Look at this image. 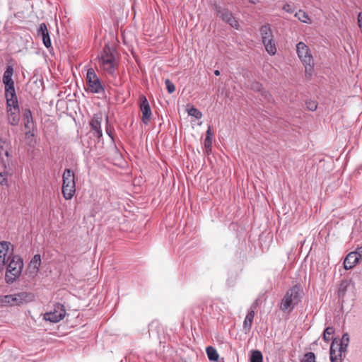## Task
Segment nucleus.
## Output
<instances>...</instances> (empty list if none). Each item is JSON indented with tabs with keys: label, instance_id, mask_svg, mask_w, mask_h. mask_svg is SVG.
Returning <instances> with one entry per match:
<instances>
[{
	"label": "nucleus",
	"instance_id": "nucleus-1",
	"mask_svg": "<svg viewBox=\"0 0 362 362\" xmlns=\"http://www.w3.org/2000/svg\"><path fill=\"white\" fill-rule=\"evenodd\" d=\"M100 67L111 76H116L119 66V58L114 48L105 45L103 51L98 56Z\"/></svg>",
	"mask_w": 362,
	"mask_h": 362
},
{
	"label": "nucleus",
	"instance_id": "nucleus-2",
	"mask_svg": "<svg viewBox=\"0 0 362 362\" xmlns=\"http://www.w3.org/2000/svg\"><path fill=\"white\" fill-rule=\"evenodd\" d=\"M303 291L300 286L296 285L288 290L284 296L280 308L282 311L292 310L302 298Z\"/></svg>",
	"mask_w": 362,
	"mask_h": 362
},
{
	"label": "nucleus",
	"instance_id": "nucleus-3",
	"mask_svg": "<svg viewBox=\"0 0 362 362\" xmlns=\"http://www.w3.org/2000/svg\"><path fill=\"white\" fill-rule=\"evenodd\" d=\"M296 52L305 66V74L311 76L314 71L315 62L310 48L305 43L299 42L296 45Z\"/></svg>",
	"mask_w": 362,
	"mask_h": 362
},
{
	"label": "nucleus",
	"instance_id": "nucleus-4",
	"mask_svg": "<svg viewBox=\"0 0 362 362\" xmlns=\"http://www.w3.org/2000/svg\"><path fill=\"white\" fill-rule=\"evenodd\" d=\"M348 334H345L341 339H334L330 346V360L334 362L337 360L343 361L349 344Z\"/></svg>",
	"mask_w": 362,
	"mask_h": 362
},
{
	"label": "nucleus",
	"instance_id": "nucleus-5",
	"mask_svg": "<svg viewBox=\"0 0 362 362\" xmlns=\"http://www.w3.org/2000/svg\"><path fill=\"white\" fill-rule=\"evenodd\" d=\"M86 81V91L98 95H103L105 93V87L93 68L87 70Z\"/></svg>",
	"mask_w": 362,
	"mask_h": 362
},
{
	"label": "nucleus",
	"instance_id": "nucleus-6",
	"mask_svg": "<svg viewBox=\"0 0 362 362\" xmlns=\"http://www.w3.org/2000/svg\"><path fill=\"white\" fill-rule=\"evenodd\" d=\"M62 194L66 200L71 199L76 192L74 173L70 169H66L62 175Z\"/></svg>",
	"mask_w": 362,
	"mask_h": 362
},
{
	"label": "nucleus",
	"instance_id": "nucleus-7",
	"mask_svg": "<svg viewBox=\"0 0 362 362\" xmlns=\"http://www.w3.org/2000/svg\"><path fill=\"white\" fill-rule=\"evenodd\" d=\"M23 270V259L17 256H13L8 264L6 272V281L7 283L13 282L18 278Z\"/></svg>",
	"mask_w": 362,
	"mask_h": 362
},
{
	"label": "nucleus",
	"instance_id": "nucleus-8",
	"mask_svg": "<svg viewBox=\"0 0 362 362\" xmlns=\"http://www.w3.org/2000/svg\"><path fill=\"white\" fill-rule=\"evenodd\" d=\"M23 117L25 139L30 147H34L36 143L34 135L35 124L30 111L24 110Z\"/></svg>",
	"mask_w": 362,
	"mask_h": 362
},
{
	"label": "nucleus",
	"instance_id": "nucleus-9",
	"mask_svg": "<svg viewBox=\"0 0 362 362\" xmlns=\"http://www.w3.org/2000/svg\"><path fill=\"white\" fill-rule=\"evenodd\" d=\"M13 68L9 65L7 66L3 76V83L5 85V95L6 98H8L10 103L13 104V97H16V91L14 88V83L13 81Z\"/></svg>",
	"mask_w": 362,
	"mask_h": 362
},
{
	"label": "nucleus",
	"instance_id": "nucleus-10",
	"mask_svg": "<svg viewBox=\"0 0 362 362\" xmlns=\"http://www.w3.org/2000/svg\"><path fill=\"white\" fill-rule=\"evenodd\" d=\"M10 98H6L7 108H8V117L9 122L12 125L17 124L20 121V110L18 107L17 97H13V104L8 101Z\"/></svg>",
	"mask_w": 362,
	"mask_h": 362
},
{
	"label": "nucleus",
	"instance_id": "nucleus-11",
	"mask_svg": "<svg viewBox=\"0 0 362 362\" xmlns=\"http://www.w3.org/2000/svg\"><path fill=\"white\" fill-rule=\"evenodd\" d=\"M66 315V310L62 304H57L54 310L45 314L44 318L52 322H57L62 320Z\"/></svg>",
	"mask_w": 362,
	"mask_h": 362
},
{
	"label": "nucleus",
	"instance_id": "nucleus-12",
	"mask_svg": "<svg viewBox=\"0 0 362 362\" xmlns=\"http://www.w3.org/2000/svg\"><path fill=\"white\" fill-rule=\"evenodd\" d=\"M140 110L142 113V122L147 124L151 119L152 112L149 103L146 97L144 95L139 96V98Z\"/></svg>",
	"mask_w": 362,
	"mask_h": 362
},
{
	"label": "nucleus",
	"instance_id": "nucleus-13",
	"mask_svg": "<svg viewBox=\"0 0 362 362\" xmlns=\"http://www.w3.org/2000/svg\"><path fill=\"white\" fill-rule=\"evenodd\" d=\"M216 11L217 16L223 21L228 23L233 28L238 29V22L235 20L232 13L228 9L222 8L220 6H216Z\"/></svg>",
	"mask_w": 362,
	"mask_h": 362
},
{
	"label": "nucleus",
	"instance_id": "nucleus-14",
	"mask_svg": "<svg viewBox=\"0 0 362 362\" xmlns=\"http://www.w3.org/2000/svg\"><path fill=\"white\" fill-rule=\"evenodd\" d=\"M103 121V116L100 113L93 115V117L89 122L91 128V132L95 137L100 139L103 136V132L101 129V124Z\"/></svg>",
	"mask_w": 362,
	"mask_h": 362
},
{
	"label": "nucleus",
	"instance_id": "nucleus-15",
	"mask_svg": "<svg viewBox=\"0 0 362 362\" xmlns=\"http://www.w3.org/2000/svg\"><path fill=\"white\" fill-rule=\"evenodd\" d=\"M41 265V257L35 255L28 264L26 275L28 278L33 279L38 274Z\"/></svg>",
	"mask_w": 362,
	"mask_h": 362
},
{
	"label": "nucleus",
	"instance_id": "nucleus-16",
	"mask_svg": "<svg viewBox=\"0 0 362 362\" xmlns=\"http://www.w3.org/2000/svg\"><path fill=\"white\" fill-rule=\"evenodd\" d=\"M11 244L6 241L0 242V269H3L11 258V253H9Z\"/></svg>",
	"mask_w": 362,
	"mask_h": 362
},
{
	"label": "nucleus",
	"instance_id": "nucleus-17",
	"mask_svg": "<svg viewBox=\"0 0 362 362\" xmlns=\"http://www.w3.org/2000/svg\"><path fill=\"white\" fill-rule=\"evenodd\" d=\"M362 258V254L358 252H351L348 254L344 261V267L345 269L349 270L352 269Z\"/></svg>",
	"mask_w": 362,
	"mask_h": 362
},
{
	"label": "nucleus",
	"instance_id": "nucleus-18",
	"mask_svg": "<svg viewBox=\"0 0 362 362\" xmlns=\"http://www.w3.org/2000/svg\"><path fill=\"white\" fill-rule=\"evenodd\" d=\"M37 35L40 37L42 40L44 45L47 48L52 47V42L49 37V34L47 30V27L45 23L40 24L39 28L37 30Z\"/></svg>",
	"mask_w": 362,
	"mask_h": 362
},
{
	"label": "nucleus",
	"instance_id": "nucleus-19",
	"mask_svg": "<svg viewBox=\"0 0 362 362\" xmlns=\"http://www.w3.org/2000/svg\"><path fill=\"white\" fill-rule=\"evenodd\" d=\"M260 34L262 36V42L270 40V38H273V34L270 25L266 24L262 25L260 28Z\"/></svg>",
	"mask_w": 362,
	"mask_h": 362
},
{
	"label": "nucleus",
	"instance_id": "nucleus-20",
	"mask_svg": "<svg viewBox=\"0 0 362 362\" xmlns=\"http://www.w3.org/2000/svg\"><path fill=\"white\" fill-rule=\"evenodd\" d=\"M4 297H9L8 299H6V306L18 305L23 300V296L19 293L15 295H6Z\"/></svg>",
	"mask_w": 362,
	"mask_h": 362
},
{
	"label": "nucleus",
	"instance_id": "nucleus-21",
	"mask_svg": "<svg viewBox=\"0 0 362 362\" xmlns=\"http://www.w3.org/2000/svg\"><path fill=\"white\" fill-rule=\"evenodd\" d=\"M266 51L270 55H274L276 52V47L274 40V38H270V40H267L266 41L262 42Z\"/></svg>",
	"mask_w": 362,
	"mask_h": 362
},
{
	"label": "nucleus",
	"instance_id": "nucleus-22",
	"mask_svg": "<svg viewBox=\"0 0 362 362\" xmlns=\"http://www.w3.org/2000/svg\"><path fill=\"white\" fill-rule=\"evenodd\" d=\"M212 140H213V134L211 131V127H209L206 131V135L204 140V146L207 153L211 151L212 146Z\"/></svg>",
	"mask_w": 362,
	"mask_h": 362
},
{
	"label": "nucleus",
	"instance_id": "nucleus-23",
	"mask_svg": "<svg viewBox=\"0 0 362 362\" xmlns=\"http://www.w3.org/2000/svg\"><path fill=\"white\" fill-rule=\"evenodd\" d=\"M255 317L254 310L248 312L244 320L243 327L245 329L250 330Z\"/></svg>",
	"mask_w": 362,
	"mask_h": 362
},
{
	"label": "nucleus",
	"instance_id": "nucleus-24",
	"mask_svg": "<svg viewBox=\"0 0 362 362\" xmlns=\"http://www.w3.org/2000/svg\"><path fill=\"white\" fill-rule=\"evenodd\" d=\"M206 352L209 361H216L218 359L219 355L216 349L213 346L206 347Z\"/></svg>",
	"mask_w": 362,
	"mask_h": 362
},
{
	"label": "nucleus",
	"instance_id": "nucleus-25",
	"mask_svg": "<svg viewBox=\"0 0 362 362\" xmlns=\"http://www.w3.org/2000/svg\"><path fill=\"white\" fill-rule=\"evenodd\" d=\"M351 286V283L350 281L345 280L343 281L339 288V298H344L347 289Z\"/></svg>",
	"mask_w": 362,
	"mask_h": 362
},
{
	"label": "nucleus",
	"instance_id": "nucleus-26",
	"mask_svg": "<svg viewBox=\"0 0 362 362\" xmlns=\"http://www.w3.org/2000/svg\"><path fill=\"white\" fill-rule=\"evenodd\" d=\"M295 16L298 18V19L305 23H310L311 21L309 18L307 13L302 10H299L298 12L296 13Z\"/></svg>",
	"mask_w": 362,
	"mask_h": 362
},
{
	"label": "nucleus",
	"instance_id": "nucleus-27",
	"mask_svg": "<svg viewBox=\"0 0 362 362\" xmlns=\"http://www.w3.org/2000/svg\"><path fill=\"white\" fill-rule=\"evenodd\" d=\"M250 360V362H262V354L258 350L252 351Z\"/></svg>",
	"mask_w": 362,
	"mask_h": 362
},
{
	"label": "nucleus",
	"instance_id": "nucleus-28",
	"mask_svg": "<svg viewBox=\"0 0 362 362\" xmlns=\"http://www.w3.org/2000/svg\"><path fill=\"white\" fill-rule=\"evenodd\" d=\"M187 110L189 116L194 117L198 119L202 117V113L193 106L188 107Z\"/></svg>",
	"mask_w": 362,
	"mask_h": 362
},
{
	"label": "nucleus",
	"instance_id": "nucleus-29",
	"mask_svg": "<svg viewBox=\"0 0 362 362\" xmlns=\"http://www.w3.org/2000/svg\"><path fill=\"white\" fill-rule=\"evenodd\" d=\"M334 332V329L332 327H327L323 332V339L325 341H329L332 338V334Z\"/></svg>",
	"mask_w": 362,
	"mask_h": 362
},
{
	"label": "nucleus",
	"instance_id": "nucleus-30",
	"mask_svg": "<svg viewBox=\"0 0 362 362\" xmlns=\"http://www.w3.org/2000/svg\"><path fill=\"white\" fill-rule=\"evenodd\" d=\"M303 362H315V355L313 352L305 354Z\"/></svg>",
	"mask_w": 362,
	"mask_h": 362
},
{
	"label": "nucleus",
	"instance_id": "nucleus-31",
	"mask_svg": "<svg viewBox=\"0 0 362 362\" xmlns=\"http://www.w3.org/2000/svg\"><path fill=\"white\" fill-rule=\"evenodd\" d=\"M165 83L169 93H173L175 90V86L169 79L165 80Z\"/></svg>",
	"mask_w": 362,
	"mask_h": 362
},
{
	"label": "nucleus",
	"instance_id": "nucleus-32",
	"mask_svg": "<svg viewBox=\"0 0 362 362\" xmlns=\"http://www.w3.org/2000/svg\"><path fill=\"white\" fill-rule=\"evenodd\" d=\"M7 175L8 173L6 172L0 173V184L1 185H7Z\"/></svg>",
	"mask_w": 362,
	"mask_h": 362
},
{
	"label": "nucleus",
	"instance_id": "nucleus-33",
	"mask_svg": "<svg viewBox=\"0 0 362 362\" xmlns=\"http://www.w3.org/2000/svg\"><path fill=\"white\" fill-rule=\"evenodd\" d=\"M282 9L287 13H292L293 12V8L291 5L289 4H286L283 6Z\"/></svg>",
	"mask_w": 362,
	"mask_h": 362
},
{
	"label": "nucleus",
	"instance_id": "nucleus-34",
	"mask_svg": "<svg viewBox=\"0 0 362 362\" xmlns=\"http://www.w3.org/2000/svg\"><path fill=\"white\" fill-rule=\"evenodd\" d=\"M308 108L310 110H315L317 108V104L315 102H310L308 103Z\"/></svg>",
	"mask_w": 362,
	"mask_h": 362
},
{
	"label": "nucleus",
	"instance_id": "nucleus-35",
	"mask_svg": "<svg viewBox=\"0 0 362 362\" xmlns=\"http://www.w3.org/2000/svg\"><path fill=\"white\" fill-rule=\"evenodd\" d=\"M9 297H4V296H0V307L6 306V299H8Z\"/></svg>",
	"mask_w": 362,
	"mask_h": 362
},
{
	"label": "nucleus",
	"instance_id": "nucleus-36",
	"mask_svg": "<svg viewBox=\"0 0 362 362\" xmlns=\"http://www.w3.org/2000/svg\"><path fill=\"white\" fill-rule=\"evenodd\" d=\"M106 133L110 137L112 141H113L114 140L113 132H112V129L111 127H107V128H106Z\"/></svg>",
	"mask_w": 362,
	"mask_h": 362
},
{
	"label": "nucleus",
	"instance_id": "nucleus-37",
	"mask_svg": "<svg viewBox=\"0 0 362 362\" xmlns=\"http://www.w3.org/2000/svg\"><path fill=\"white\" fill-rule=\"evenodd\" d=\"M358 24L362 32V12L359 13L358 16Z\"/></svg>",
	"mask_w": 362,
	"mask_h": 362
},
{
	"label": "nucleus",
	"instance_id": "nucleus-38",
	"mask_svg": "<svg viewBox=\"0 0 362 362\" xmlns=\"http://www.w3.org/2000/svg\"><path fill=\"white\" fill-rule=\"evenodd\" d=\"M254 88H255L257 90H259V88H260V84L258 83H256L255 85H254Z\"/></svg>",
	"mask_w": 362,
	"mask_h": 362
},
{
	"label": "nucleus",
	"instance_id": "nucleus-39",
	"mask_svg": "<svg viewBox=\"0 0 362 362\" xmlns=\"http://www.w3.org/2000/svg\"><path fill=\"white\" fill-rule=\"evenodd\" d=\"M251 4H256L259 2V0H249Z\"/></svg>",
	"mask_w": 362,
	"mask_h": 362
},
{
	"label": "nucleus",
	"instance_id": "nucleus-40",
	"mask_svg": "<svg viewBox=\"0 0 362 362\" xmlns=\"http://www.w3.org/2000/svg\"><path fill=\"white\" fill-rule=\"evenodd\" d=\"M220 74H221V73H220V71H219L218 70H215V71H214V74H215L216 76H219V75H220Z\"/></svg>",
	"mask_w": 362,
	"mask_h": 362
},
{
	"label": "nucleus",
	"instance_id": "nucleus-41",
	"mask_svg": "<svg viewBox=\"0 0 362 362\" xmlns=\"http://www.w3.org/2000/svg\"><path fill=\"white\" fill-rule=\"evenodd\" d=\"M356 252H358L359 254H362V247L358 248V250Z\"/></svg>",
	"mask_w": 362,
	"mask_h": 362
},
{
	"label": "nucleus",
	"instance_id": "nucleus-42",
	"mask_svg": "<svg viewBox=\"0 0 362 362\" xmlns=\"http://www.w3.org/2000/svg\"><path fill=\"white\" fill-rule=\"evenodd\" d=\"M5 154L6 156H8V152L7 151H5Z\"/></svg>",
	"mask_w": 362,
	"mask_h": 362
}]
</instances>
